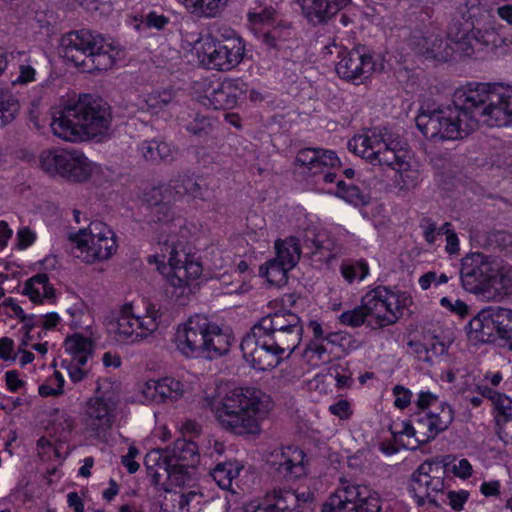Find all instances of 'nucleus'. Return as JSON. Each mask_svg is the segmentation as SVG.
I'll return each instance as SVG.
<instances>
[{
  "label": "nucleus",
  "mask_w": 512,
  "mask_h": 512,
  "mask_svg": "<svg viewBox=\"0 0 512 512\" xmlns=\"http://www.w3.org/2000/svg\"><path fill=\"white\" fill-rule=\"evenodd\" d=\"M200 187L194 181H172L167 185L153 188L147 201L152 206L155 221L165 222L163 233L167 234L162 242V260L159 256H150V263L159 264L157 269L166 275L168 282L174 287H185L197 280L203 272L200 261L194 254L187 252V229L183 228L181 219L174 220L171 202L187 195L197 197Z\"/></svg>",
  "instance_id": "obj_1"
},
{
  "label": "nucleus",
  "mask_w": 512,
  "mask_h": 512,
  "mask_svg": "<svg viewBox=\"0 0 512 512\" xmlns=\"http://www.w3.org/2000/svg\"><path fill=\"white\" fill-rule=\"evenodd\" d=\"M495 83L468 82L453 94V105L424 104L416 116L418 130L429 140L440 143L462 139L480 122L489 126Z\"/></svg>",
  "instance_id": "obj_2"
},
{
  "label": "nucleus",
  "mask_w": 512,
  "mask_h": 512,
  "mask_svg": "<svg viewBox=\"0 0 512 512\" xmlns=\"http://www.w3.org/2000/svg\"><path fill=\"white\" fill-rule=\"evenodd\" d=\"M487 0H469L461 18H455L448 39L439 34L413 37L416 51L427 59L447 61L454 53L464 57L477 55L484 46L499 47L503 39L496 28L495 17L485 8Z\"/></svg>",
  "instance_id": "obj_3"
},
{
  "label": "nucleus",
  "mask_w": 512,
  "mask_h": 512,
  "mask_svg": "<svg viewBox=\"0 0 512 512\" xmlns=\"http://www.w3.org/2000/svg\"><path fill=\"white\" fill-rule=\"evenodd\" d=\"M218 425L236 435H256L269 413L267 397L255 388H236L224 395L206 398Z\"/></svg>",
  "instance_id": "obj_4"
},
{
  "label": "nucleus",
  "mask_w": 512,
  "mask_h": 512,
  "mask_svg": "<svg viewBox=\"0 0 512 512\" xmlns=\"http://www.w3.org/2000/svg\"><path fill=\"white\" fill-rule=\"evenodd\" d=\"M348 149L372 165L392 168L396 172L394 184L400 190L414 189L421 181L418 165L391 135L368 130L350 139Z\"/></svg>",
  "instance_id": "obj_5"
},
{
  "label": "nucleus",
  "mask_w": 512,
  "mask_h": 512,
  "mask_svg": "<svg viewBox=\"0 0 512 512\" xmlns=\"http://www.w3.org/2000/svg\"><path fill=\"white\" fill-rule=\"evenodd\" d=\"M111 111L102 100L80 96L72 105L54 114L50 127L54 136L68 142L101 140L108 135Z\"/></svg>",
  "instance_id": "obj_6"
},
{
  "label": "nucleus",
  "mask_w": 512,
  "mask_h": 512,
  "mask_svg": "<svg viewBox=\"0 0 512 512\" xmlns=\"http://www.w3.org/2000/svg\"><path fill=\"white\" fill-rule=\"evenodd\" d=\"M170 322L165 305L139 296L118 307L110 332L120 343L135 344L154 337Z\"/></svg>",
  "instance_id": "obj_7"
},
{
  "label": "nucleus",
  "mask_w": 512,
  "mask_h": 512,
  "mask_svg": "<svg viewBox=\"0 0 512 512\" xmlns=\"http://www.w3.org/2000/svg\"><path fill=\"white\" fill-rule=\"evenodd\" d=\"M182 48L190 51L197 63L209 70L230 72L246 58L245 40L233 29L223 27L206 35L185 34Z\"/></svg>",
  "instance_id": "obj_8"
},
{
  "label": "nucleus",
  "mask_w": 512,
  "mask_h": 512,
  "mask_svg": "<svg viewBox=\"0 0 512 512\" xmlns=\"http://www.w3.org/2000/svg\"><path fill=\"white\" fill-rule=\"evenodd\" d=\"M465 290L487 300H502L512 294V267L482 253H472L461 264Z\"/></svg>",
  "instance_id": "obj_9"
},
{
  "label": "nucleus",
  "mask_w": 512,
  "mask_h": 512,
  "mask_svg": "<svg viewBox=\"0 0 512 512\" xmlns=\"http://www.w3.org/2000/svg\"><path fill=\"white\" fill-rule=\"evenodd\" d=\"M61 54L86 71L107 70L124 59V50L113 40L88 30L73 31L61 38Z\"/></svg>",
  "instance_id": "obj_10"
},
{
  "label": "nucleus",
  "mask_w": 512,
  "mask_h": 512,
  "mask_svg": "<svg viewBox=\"0 0 512 512\" xmlns=\"http://www.w3.org/2000/svg\"><path fill=\"white\" fill-rule=\"evenodd\" d=\"M233 338L205 316L194 315L179 324L175 333L177 350L186 357L216 358L227 353Z\"/></svg>",
  "instance_id": "obj_11"
},
{
  "label": "nucleus",
  "mask_w": 512,
  "mask_h": 512,
  "mask_svg": "<svg viewBox=\"0 0 512 512\" xmlns=\"http://www.w3.org/2000/svg\"><path fill=\"white\" fill-rule=\"evenodd\" d=\"M68 240L75 257L87 265L108 261L118 250L115 231L99 220L91 221L86 227L70 232Z\"/></svg>",
  "instance_id": "obj_12"
},
{
  "label": "nucleus",
  "mask_w": 512,
  "mask_h": 512,
  "mask_svg": "<svg viewBox=\"0 0 512 512\" xmlns=\"http://www.w3.org/2000/svg\"><path fill=\"white\" fill-rule=\"evenodd\" d=\"M334 53L338 59L335 64L337 75L356 85L363 84L374 73H380L385 68L381 55L370 53L363 47L348 50L333 42L324 48V55Z\"/></svg>",
  "instance_id": "obj_13"
},
{
  "label": "nucleus",
  "mask_w": 512,
  "mask_h": 512,
  "mask_svg": "<svg viewBox=\"0 0 512 512\" xmlns=\"http://www.w3.org/2000/svg\"><path fill=\"white\" fill-rule=\"evenodd\" d=\"M363 297L368 313V327L371 329L395 324L402 317L404 309L412 303L408 292L386 286H378Z\"/></svg>",
  "instance_id": "obj_14"
},
{
  "label": "nucleus",
  "mask_w": 512,
  "mask_h": 512,
  "mask_svg": "<svg viewBox=\"0 0 512 512\" xmlns=\"http://www.w3.org/2000/svg\"><path fill=\"white\" fill-rule=\"evenodd\" d=\"M195 444L179 442L172 450H152L146 455L148 468L153 465L167 473L170 485L183 487L192 481L191 471L195 464Z\"/></svg>",
  "instance_id": "obj_15"
},
{
  "label": "nucleus",
  "mask_w": 512,
  "mask_h": 512,
  "mask_svg": "<svg viewBox=\"0 0 512 512\" xmlns=\"http://www.w3.org/2000/svg\"><path fill=\"white\" fill-rule=\"evenodd\" d=\"M118 406V395L99 385L83 408L81 422L84 432L91 437H99L111 430L117 420Z\"/></svg>",
  "instance_id": "obj_16"
},
{
  "label": "nucleus",
  "mask_w": 512,
  "mask_h": 512,
  "mask_svg": "<svg viewBox=\"0 0 512 512\" xmlns=\"http://www.w3.org/2000/svg\"><path fill=\"white\" fill-rule=\"evenodd\" d=\"M415 404L423 413L419 417L418 426L428 430V436L417 437L419 441L428 442L433 439L447 429L453 420L451 407L430 391H420Z\"/></svg>",
  "instance_id": "obj_17"
},
{
  "label": "nucleus",
  "mask_w": 512,
  "mask_h": 512,
  "mask_svg": "<svg viewBox=\"0 0 512 512\" xmlns=\"http://www.w3.org/2000/svg\"><path fill=\"white\" fill-rule=\"evenodd\" d=\"M199 101L214 109H229L237 105L247 91L240 79H225L222 82L204 80L196 88Z\"/></svg>",
  "instance_id": "obj_18"
},
{
  "label": "nucleus",
  "mask_w": 512,
  "mask_h": 512,
  "mask_svg": "<svg viewBox=\"0 0 512 512\" xmlns=\"http://www.w3.org/2000/svg\"><path fill=\"white\" fill-rule=\"evenodd\" d=\"M240 348L244 360L258 371L273 369L283 360L264 332L255 327L242 339Z\"/></svg>",
  "instance_id": "obj_19"
},
{
  "label": "nucleus",
  "mask_w": 512,
  "mask_h": 512,
  "mask_svg": "<svg viewBox=\"0 0 512 512\" xmlns=\"http://www.w3.org/2000/svg\"><path fill=\"white\" fill-rule=\"evenodd\" d=\"M445 470L439 459L424 461L412 474L411 493L418 505L436 497L445 489Z\"/></svg>",
  "instance_id": "obj_20"
},
{
  "label": "nucleus",
  "mask_w": 512,
  "mask_h": 512,
  "mask_svg": "<svg viewBox=\"0 0 512 512\" xmlns=\"http://www.w3.org/2000/svg\"><path fill=\"white\" fill-rule=\"evenodd\" d=\"M266 463L279 478L286 480L300 478L307 472L306 454L297 446H284L271 450L266 455Z\"/></svg>",
  "instance_id": "obj_21"
},
{
  "label": "nucleus",
  "mask_w": 512,
  "mask_h": 512,
  "mask_svg": "<svg viewBox=\"0 0 512 512\" xmlns=\"http://www.w3.org/2000/svg\"><path fill=\"white\" fill-rule=\"evenodd\" d=\"M296 160L325 183H333L336 180L333 170L341 166V161L334 151L322 148L302 149L298 152Z\"/></svg>",
  "instance_id": "obj_22"
},
{
  "label": "nucleus",
  "mask_w": 512,
  "mask_h": 512,
  "mask_svg": "<svg viewBox=\"0 0 512 512\" xmlns=\"http://www.w3.org/2000/svg\"><path fill=\"white\" fill-rule=\"evenodd\" d=\"M506 308L481 310L469 322L470 332L481 342H491L496 338L504 341Z\"/></svg>",
  "instance_id": "obj_23"
},
{
  "label": "nucleus",
  "mask_w": 512,
  "mask_h": 512,
  "mask_svg": "<svg viewBox=\"0 0 512 512\" xmlns=\"http://www.w3.org/2000/svg\"><path fill=\"white\" fill-rule=\"evenodd\" d=\"M161 403H173L189 398L200 390V379L194 374L180 377L165 376L159 378Z\"/></svg>",
  "instance_id": "obj_24"
},
{
  "label": "nucleus",
  "mask_w": 512,
  "mask_h": 512,
  "mask_svg": "<svg viewBox=\"0 0 512 512\" xmlns=\"http://www.w3.org/2000/svg\"><path fill=\"white\" fill-rule=\"evenodd\" d=\"M482 395L492 403L499 437L505 443H512V399L489 388H485Z\"/></svg>",
  "instance_id": "obj_25"
},
{
  "label": "nucleus",
  "mask_w": 512,
  "mask_h": 512,
  "mask_svg": "<svg viewBox=\"0 0 512 512\" xmlns=\"http://www.w3.org/2000/svg\"><path fill=\"white\" fill-rule=\"evenodd\" d=\"M351 0H297L303 16L312 24H324L350 4Z\"/></svg>",
  "instance_id": "obj_26"
},
{
  "label": "nucleus",
  "mask_w": 512,
  "mask_h": 512,
  "mask_svg": "<svg viewBox=\"0 0 512 512\" xmlns=\"http://www.w3.org/2000/svg\"><path fill=\"white\" fill-rule=\"evenodd\" d=\"M346 493L356 512H380L382 500L377 491L367 485L342 480Z\"/></svg>",
  "instance_id": "obj_27"
},
{
  "label": "nucleus",
  "mask_w": 512,
  "mask_h": 512,
  "mask_svg": "<svg viewBox=\"0 0 512 512\" xmlns=\"http://www.w3.org/2000/svg\"><path fill=\"white\" fill-rule=\"evenodd\" d=\"M297 504L296 495L291 490H273L262 501H251L245 512H290Z\"/></svg>",
  "instance_id": "obj_28"
},
{
  "label": "nucleus",
  "mask_w": 512,
  "mask_h": 512,
  "mask_svg": "<svg viewBox=\"0 0 512 512\" xmlns=\"http://www.w3.org/2000/svg\"><path fill=\"white\" fill-rule=\"evenodd\" d=\"M489 126H506L512 122V86L495 83Z\"/></svg>",
  "instance_id": "obj_29"
},
{
  "label": "nucleus",
  "mask_w": 512,
  "mask_h": 512,
  "mask_svg": "<svg viewBox=\"0 0 512 512\" xmlns=\"http://www.w3.org/2000/svg\"><path fill=\"white\" fill-rule=\"evenodd\" d=\"M22 294L34 304H53L56 302V289L45 273L28 278L22 286Z\"/></svg>",
  "instance_id": "obj_30"
},
{
  "label": "nucleus",
  "mask_w": 512,
  "mask_h": 512,
  "mask_svg": "<svg viewBox=\"0 0 512 512\" xmlns=\"http://www.w3.org/2000/svg\"><path fill=\"white\" fill-rule=\"evenodd\" d=\"M98 165L83 152L71 149L62 178L76 183L87 181L96 171Z\"/></svg>",
  "instance_id": "obj_31"
},
{
  "label": "nucleus",
  "mask_w": 512,
  "mask_h": 512,
  "mask_svg": "<svg viewBox=\"0 0 512 512\" xmlns=\"http://www.w3.org/2000/svg\"><path fill=\"white\" fill-rule=\"evenodd\" d=\"M97 335L88 329V335L74 333L68 336L64 341L65 352L71 356L72 360L80 364H86L89 356L92 354Z\"/></svg>",
  "instance_id": "obj_32"
},
{
  "label": "nucleus",
  "mask_w": 512,
  "mask_h": 512,
  "mask_svg": "<svg viewBox=\"0 0 512 512\" xmlns=\"http://www.w3.org/2000/svg\"><path fill=\"white\" fill-rule=\"evenodd\" d=\"M292 236L299 237L303 250L313 255L320 254L323 259H329L332 255L330 246L322 240V234L318 232L317 226L304 222Z\"/></svg>",
  "instance_id": "obj_33"
},
{
  "label": "nucleus",
  "mask_w": 512,
  "mask_h": 512,
  "mask_svg": "<svg viewBox=\"0 0 512 512\" xmlns=\"http://www.w3.org/2000/svg\"><path fill=\"white\" fill-rule=\"evenodd\" d=\"M187 13L202 19L219 17L228 7L230 0H174Z\"/></svg>",
  "instance_id": "obj_34"
},
{
  "label": "nucleus",
  "mask_w": 512,
  "mask_h": 512,
  "mask_svg": "<svg viewBox=\"0 0 512 512\" xmlns=\"http://www.w3.org/2000/svg\"><path fill=\"white\" fill-rule=\"evenodd\" d=\"M70 152L71 149L65 148H50L41 151L38 156L40 169L52 177L62 178Z\"/></svg>",
  "instance_id": "obj_35"
},
{
  "label": "nucleus",
  "mask_w": 512,
  "mask_h": 512,
  "mask_svg": "<svg viewBox=\"0 0 512 512\" xmlns=\"http://www.w3.org/2000/svg\"><path fill=\"white\" fill-rule=\"evenodd\" d=\"M254 327L261 330V332H264V334L303 328L300 318L291 312L275 313L273 315L264 317Z\"/></svg>",
  "instance_id": "obj_36"
},
{
  "label": "nucleus",
  "mask_w": 512,
  "mask_h": 512,
  "mask_svg": "<svg viewBox=\"0 0 512 512\" xmlns=\"http://www.w3.org/2000/svg\"><path fill=\"white\" fill-rule=\"evenodd\" d=\"M174 100V92L170 89H165L140 96L137 105L142 111L156 115L170 107L174 103Z\"/></svg>",
  "instance_id": "obj_37"
},
{
  "label": "nucleus",
  "mask_w": 512,
  "mask_h": 512,
  "mask_svg": "<svg viewBox=\"0 0 512 512\" xmlns=\"http://www.w3.org/2000/svg\"><path fill=\"white\" fill-rule=\"evenodd\" d=\"M249 29L259 38L274 23V10L272 7L256 3L247 12Z\"/></svg>",
  "instance_id": "obj_38"
},
{
  "label": "nucleus",
  "mask_w": 512,
  "mask_h": 512,
  "mask_svg": "<svg viewBox=\"0 0 512 512\" xmlns=\"http://www.w3.org/2000/svg\"><path fill=\"white\" fill-rule=\"evenodd\" d=\"M302 334L303 328L292 329L277 333H265L270 343L275 346V349L279 352L280 356H282L283 359L289 357V355L300 344Z\"/></svg>",
  "instance_id": "obj_39"
},
{
  "label": "nucleus",
  "mask_w": 512,
  "mask_h": 512,
  "mask_svg": "<svg viewBox=\"0 0 512 512\" xmlns=\"http://www.w3.org/2000/svg\"><path fill=\"white\" fill-rule=\"evenodd\" d=\"M275 250L276 259L279 262L294 268L302 253L300 239L299 237L291 235L283 239H278L275 242Z\"/></svg>",
  "instance_id": "obj_40"
},
{
  "label": "nucleus",
  "mask_w": 512,
  "mask_h": 512,
  "mask_svg": "<svg viewBox=\"0 0 512 512\" xmlns=\"http://www.w3.org/2000/svg\"><path fill=\"white\" fill-rule=\"evenodd\" d=\"M132 400L140 404H162L159 379H148L137 382Z\"/></svg>",
  "instance_id": "obj_41"
},
{
  "label": "nucleus",
  "mask_w": 512,
  "mask_h": 512,
  "mask_svg": "<svg viewBox=\"0 0 512 512\" xmlns=\"http://www.w3.org/2000/svg\"><path fill=\"white\" fill-rule=\"evenodd\" d=\"M320 512H356L342 481L322 503Z\"/></svg>",
  "instance_id": "obj_42"
},
{
  "label": "nucleus",
  "mask_w": 512,
  "mask_h": 512,
  "mask_svg": "<svg viewBox=\"0 0 512 512\" xmlns=\"http://www.w3.org/2000/svg\"><path fill=\"white\" fill-rule=\"evenodd\" d=\"M243 465L238 461H228L218 464L211 472L214 481L222 489H229L232 481L238 477Z\"/></svg>",
  "instance_id": "obj_43"
},
{
  "label": "nucleus",
  "mask_w": 512,
  "mask_h": 512,
  "mask_svg": "<svg viewBox=\"0 0 512 512\" xmlns=\"http://www.w3.org/2000/svg\"><path fill=\"white\" fill-rule=\"evenodd\" d=\"M293 269L277 259L268 261L265 265L260 267V275L265 277L267 282L271 285L281 286L287 282V273Z\"/></svg>",
  "instance_id": "obj_44"
},
{
  "label": "nucleus",
  "mask_w": 512,
  "mask_h": 512,
  "mask_svg": "<svg viewBox=\"0 0 512 512\" xmlns=\"http://www.w3.org/2000/svg\"><path fill=\"white\" fill-rule=\"evenodd\" d=\"M315 338H324L330 344H338L340 346H347L349 351L357 348L356 340L350 336L342 333H330L324 337L322 325L318 321H310L308 325Z\"/></svg>",
  "instance_id": "obj_45"
},
{
  "label": "nucleus",
  "mask_w": 512,
  "mask_h": 512,
  "mask_svg": "<svg viewBox=\"0 0 512 512\" xmlns=\"http://www.w3.org/2000/svg\"><path fill=\"white\" fill-rule=\"evenodd\" d=\"M170 23V18L164 14H160L156 11H150L145 16L134 18L133 27L142 31L144 29H155L157 31L164 30Z\"/></svg>",
  "instance_id": "obj_46"
},
{
  "label": "nucleus",
  "mask_w": 512,
  "mask_h": 512,
  "mask_svg": "<svg viewBox=\"0 0 512 512\" xmlns=\"http://www.w3.org/2000/svg\"><path fill=\"white\" fill-rule=\"evenodd\" d=\"M303 359L310 368H317L322 364L330 362L331 357L327 348L322 343L312 342L305 349Z\"/></svg>",
  "instance_id": "obj_47"
},
{
  "label": "nucleus",
  "mask_w": 512,
  "mask_h": 512,
  "mask_svg": "<svg viewBox=\"0 0 512 512\" xmlns=\"http://www.w3.org/2000/svg\"><path fill=\"white\" fill-rule=\"evenodd\" d=\"M440 462L443 469L449 467L450 472L461 480H467L473 474L472 464L465 458L446 456Z\"/></svg>",
  "instance_id": "obj_48"
},
{
  "label": "nucleus",
  "mask_w": 512,
  "mask_h": 512,
  "mask_svg": "<svg viewBox=\"0 0 512 512\" xmlns=\"http://www.w3.org/2000/svg\"><path fill=\"white\" fill-rule=\"evenodd\" d=\"M65 378L59 371H54L38 387L42 397H57L64 393Z\"/></svg>",
  "instance_id": "obj_49"
},
{
  "label": "nucleus",
  "mask_w": 512,
  "mask_h": 512,
  "mask_svg": "<svg viewBox=\"0 0 512 512\" xmlns=\"http://www.w3.org/2000/svg\"><path fill=\"white\" fill-rule=\"evenodd\" d=\"M339 321L341 324L350 327H358L364 324L368 327V313L364 307V297H362L359 306L341 313Z\"/></svg>",
  "instance_id": "obj_50"
},
{
  "label": "nucleus",
  "mask_w": 512,
  "mask_h": 512,
  "mask_svg": "<svg viewBox=\"0 0 512 512\" xmlns=\"http://www.w3.org/2000/svg\"><path fill=\"white\" fill-rule=\"evenodd\" d=\"M291 32L288 28L275 26L274 23L258 38L268 48H278Z\"/></svg>",
  "instance_id": "obj_51"
},
{
  "label": "nucleus",
  "mask_w": 512,
  "mask_h": 512,
  "mask_svg": "<svg viewBox=\"0 0 512 512\" xmlns=\"http://www.w3.org/2000/svg\"><path fill=\"white\" fill-rule=\"evenodd\" d=\"M19 111V102L12 94L0 95V126L11 122Z\"/></svg>",
  "instance_id": "obj_52"
},
{
  "label": "nucleus",
  "mask_w": 512,
  "mask_h": 512,
  "mask_svg": "<svg viewBox=\"0 0 512 512\" xmlns=\"http://www.w3.org/2000/svg\"><path fill=\"white\" fill-rule=\"evenodd\" d=\"M391 432L395 437L406 436L408 438H414L416 444H422V441H419L417 437L428 436V430L423 427L418 426V430H416L408 421H400L394 422L391 426Z\"/></svg>",
  "instance_id": "obj_53"
},
{
  "label": "nucleus",
  "mask_w": 512,
  "mask_h": 512,
  "mask_svg": "<svg viewBox=\"0 0 512 512\" xmlns=\"http://www.w3.org/2000/svg\"><path fill=\"white\" fill-rule=\"evenodd\" d=\"M333 193L353 205H360L366 202L365 195L355 186L346 187L341 180L337 181V186Z\"/></svg>",
  "instance_id": "obj_54"
},
{
  "label": "nucleus",
  "mask_w": 512,
  "mask_h": 512,
  "mask_svg": "<svg viewBox=\"0 0 512 512\" xmlns=\"http://www.w3.org/2000/svg\"><path fill=\"white\" fill-rule=\"evenodd\" d=\"M439 305L447 313H450L459 318H465L469 314V306L459 298L443 296L439 300Z\"/></svg>",
  "instance_id": "obj_55"
},
{
  "label": "nucleus",
  "mask_w": 512,
  "mask_h": 512,
  "mask_svg": "<svg viewBox=\"0 0 512 512\" xmlns=\"http://www.w3.org/2000/svg\"><path fill=\"white\" fill-rule=\"evenodd\" d=\"M450 278L446 273L431 270L419 277L418 284L422 291H427L446 284Z\"/></svg>",
  "instance_id": "obj_56"
},
{
  "label": "nucleus",
  "mask_w": 512,
  "mask_h": 512,
  "mask_svg": "<svg viewBox=\"0 0 512 512\" xmlns=\"http://www.w3.org/2000/svg\"><path fill=\"white\" fill-rule=\"evenodd\" d=\"M341 273L342 276L350 283L354 280L362 281L368 276L369 267L365 261H358L353 265L342 266Z\"/></svg>",
  "instance_id": "obj_57"
},
{
  "label": "nucleus",
  "mask_w": 512,
  "mask_h": 512,
  "mask_svg": "<svg viewBox=\"0 0 512 512\" xmlns=\"http://www.w3.org/2000/svg\"><path fill=\"white\" fill-rule=\"evenodd\" d=\"M200 500L201 494L196 490L182 493L178 502L180 512H195L199 510Z\"/></svg>",
  "instance_id": "obj_58"
},
{
  "label": "nucleus",
  "mask_w": 512,
  "mask_h": 512,
  "mask_svg": "<svg viewBox=\"0 0 512 512\" xmlns=\"http://www.w3.org/2000/svg\"><path fill=\"white\" fill-rule=\"evenodd\" d=\"M66 313L70 316V327L77 329L83 324V318L87 314V306L84 302L77 301L66 309Z\"/></svg>",
  "instance_id": "obj_59"
},
{
  "label": "nucleus",
  "mask_w": 512,
  "mask_h": 512,
  "mask_svg": "<svg viewBox=\"0 0 512 512\" xmlns=\"http://www.w3.org/2000/svg\"><path fill=\"white\" fill-rule=\"evenodd\" d=\"M37 71L31 60L19 66V74L12 81L13 85H26L36 81Z\"/></svg>",
  "instance_id": "obj_60"
},
{
  "label": "nucleus",
  "mask_w": 512,
  "mask_h": 512,
  "mask_svg": "<svg viewBox=\"0 0 512 512\" xmlns=\"http://www.w3.org/2000/svg\"><path fill=\"white\" fill-rule=\"evenodd\" d=\"M442 236H445L446 246L445 250L449 254H456L459 251V238L452 228L451 223L445 222L441 226Z\"/></svg>",
  "instance_id": "obj_61"
},
{
  "label": "nucleus",
  "mask_w": 512,
  "mask_h": 512,
  "mask_svg": "<svg viewBox=\"0 0 512 512\" xmlns=\"http://www.w3.org/2000/svg\"><path fill=\"white\" fill-rule=\"evenodd\" d=\"M249 275H245L241 279H235L232 283H227L225 280L222 281L223 285H226L225 293L226 294H245L249 292L252 288L250 284Z\"/></svg>",
  "instance_id": "obj_62"
},
{
  "label": "nucleus",
  "mask_w": 512,
  "mask_h": 512,
  "mask_svg": "<svg viewBox=\"0 0 512 512\" xmlns=\"http://www.w3.org/2000/svg\"><path fill=\"white\" fill-rule=\"evenodd\" d=\"M138 151H139L140 155L146 161H150V162H158L159 161V150H158V141L157 140L143 141L139 145Z\"/></svg>",
  "instance_id": "obj_63"
},
{
  "label": "nucleus",
  "mask_w": 512,
  "mask_h": 512,
  "mask_svg": "<svg viewBox=\"0 0 512 512\" xmlns=\"http://www.w3.org/2000/svg\"><path fill=\"white\" fill-rule=\"evenodd\" d=\"M469 492L467 490H451L447 493V504L455 511H461L468 501Z\"/></svg>",
  "instance_id": "obj_64"
}]
</instances>
